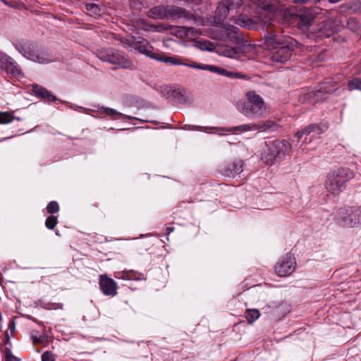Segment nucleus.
I'll use <instances>...</instances> for the list:
<instances>
[{
    "label": "nucleus",
    "mask_w": 361,
    "mask_h": 361,
    "mask_svg": "<svg viewBox=\"0 0 361 361\" xmlns=\"http://www.w3.org/2000/svg\"><path fill=\"white\" fill-rule=\"evenodd\" d=\"M297 42L289 37L269 33L264 37V46L272 51L271 59L274 62L285 63L291 56Z\"/></svg>",
    "instance_id": "1"
},
{
    "label": "nucleus",
    "mask_w": 361,
    "mask_h": 361,
    "mask_svg": "<svg viewBox=\"0 0 361 361\" xmlns=\"http://www.w3.org/2000/svg\"><path fill=\"white\" fill-rule=\"evenodd\" d=\"M246 101L237 104L238 109L245 116L250 118L262 117L267 111L263 98L254 91H249L245 94Z\"/></svg>",
    "instance_id": "2"
},
{
    "label": "nucleus",
    "mask_w": 361,
    "mask_h": 361,
    "mask_svg": "<svg viewBox=\"0 0 361 361\" xmlns=\"http://www.w3.org/2000/svg\"><path fill=\"white\" fill-rule=\"evenodd\" d=\"M291 145L286 140H274L266 142L261 152L262 160L267 164H273L282 160L289 154Z\"/></svg>",
    "instance_id": "3"
},
{
    "label": "nucleus",
    "mask_w": 361,
    "mask_h": 361,
    "mask_svg": "<svg viewBox=\"0 0 361 361\" xmlns=\"http://www.w3.org/2000/svg\"><path fill=\"white\" fill-rule=\"evenodd\" d=\"M353 176V172L349 169H338L329 173L325 187L331 194L338 195L344 190L346 183Z\"/></svg>",
    "instance_id": "4"
},
{
    "label": "nucleus",
    "mask_w": 361,
    "mask_h": 361,
    "mask_svg": "<svg viewBox=\"0 0 361 361\" xmlns=\"http://www.w3.org/2000/svg\"><path fill=\"white\" fill-rule=\"evenodd\" d=\"M97 57L103 61L117 65L121 68H133V62L125 54L114 49L98 51Z\"/></svg>",
    "instance_id": "5"
},
{
    "label": "nucleus",
    "mask_w": 361,
    "mask_h": 361,
    "mask_svg": "<svg viewBox=\"0 0 361 361\" xmlns=\"http://www.w3.org/2000/svg\"><path fill=\"white\" fill-rule=\"evenodd\" d=\"M339 223L347 228L361 227V207H349L339 211Z\"/></svg>",
    "instance_id": "6"
},
{
    "label": "nucleus",
    "mask_w": 361,
    "mask_h": 361,
    "mask_svg": "<svg viewBox=\"0 0 361 361\" xmlns=\"http://www.w3.org/2000/svg\"><path fill=\"white\" fill-rule=\"evenodd\" d=\"M16 49L26 59L39 63H49L54 61L49 54L35 50L30 45H17Z\"/></svg>",
    "instance_id": "7"
},
{
    "label": "nucleus",
    "mask_w": 361,
    "mask_h": 361,
    "mask_svg": "<svg viewBox=\"0 0 361 361\" xmlns=\"http://www.w3.org/2000/svg\"><path fill=\"white\" fill-rule=\"evenodd\" d=\"M254 4L259 7L258 11V21L262 23L271 24V20L275 16V12L276 11V6L270 2L269 0H249Z\"/></svg>",
    "instance_id": "8"
},
{
    "label": "nucleus",
    "mask_w": 361,
    "mask_h": 361,
    "mask_svg": "<svg viewBox=\"0 0 361 361\" xmlns=\"http://www.w3.org/2000/svg\"><path fill=\"white\" fill-rule=\"evenodd\" d=\"M342 27L343 23L340 18H329L319 25L317 29V37H329L341 30Z\"/></svg>",
    "instance_id": "9"
},
{
    "label": "nucleus",
    "mask_w": 361,
    "mask_h": 361,
    "mask_svg": "<svg viewBox=\"0 0 361 361\" xmlns=\"http://www.w3.org/2000/svg\"><path fill=\"white\" fill-rule=\"evenodd\" d=\"M295 258L291 255L287 254L276 264L275 272L279 276H289L295 271Z\"/></svg>",
    "instance_id": "10"
},
{
    "label": "nucleus",
    "mask_w": 361,
    "mask_h": 361,
    "mask_svg": "<svg viewBox=\"0 0 361 361\" xmlns=\"http://www.w3.org/2000/svg\"><path fill=\"white\" fill-rule=\"evenodd\" d=\"M242 4V0H224L221 1L216 10L215 18L219 22L226 18L230 11L240 8Z\"/></svg>",
    "instance_id": "11"
},
{
    "label": "nucleus",
    "mask_w": 361,
    "mask_h": 361,
    "mask_svg": "<svg viewBox=\"0 0 361 361\" xmlns=\"http://www.w3.org/2000/svg\"><path fill=\"white\" fill-rule=\"evenodd\" d=\"M152 59L170 65L184 66L192 68H196L197 66L196 62L190 61L187 59L177 56H169L166 54H157L156 55L152 56Z\"/></svg>",
    "instance_id": "12"
},
{
    "label": "nucleus",
    "mask_w": 361,
    "mask_h": 361,
    "mask_svg": "<svg viewBox=\"0 0 361 361\" xmlns=\"http://www.w3.org/2000/svg\"><path fill=\"white\" fill-rule=\"evenodd\" d=\"M327 129L326 126H324L322 128L319 126L318 125H311L306 128L305 129L302 130V131H298L296 133L295 136L298 137V142L300 139L302 138V137L305 136L304 140L302 141L301 145L300 147L302 149V150H305V147H302L306 143H310L314 139L313 136L310 134L312 133H314L316 134H320L323 133L325 130Z\"/></svg>",
    "instance_id": "13"
},
{
    "label": "nucleus",
    "mask_w": 361,
    "mask_h": 361,
    "mask_svg": "<svg viewBox=\"0 0 361 361\" xmlns=\"http://www.w3.org/2000/svg\"><path fill=\"white\" fill-rule=\"evenodd\" d=\"M0 65L7 73L13 76H18L21 74L16 62L11 57L3 53H0Z\"/></svg>",
    "instance_id": "14"
},
{
    "label": "nucleus",
    "mask_w": 361,
    "mask_h": 361,
    "mask_svg": "<svg viewBox=\"0 0 361 361\" xmlns=\"http://www.w3.org/2000/svg\"><path fill=\"white\" fill-rule=\"evenodd\" d=\"M99 286L102 293L106 295H115L116 294L117 284L112 279L106 275H100Z\"/></svg>",
    "instance_id": "15"
},
{
    "label": "nucleus",
    "mask_w": 361,
    "mask_h": 361,
    "mask_svg": "<svg viewBox=\"0 0 361 361\" xmlns=\"http://www.w3.org/2000/svg\"><path fill=\"white\" fill-rule=\"evenodd\" d=\"M253 131H259L262 133H273L276 131L279 126L276 122L267 120V121H260L256 123H252Z\"/></svg>",
    "instance_id": "16"
},
{
    "label": "nucleus",
    "mask_w": 361,
    "mask_h": 361,
    "mask_svg": "<svg viewBox=\"0 0 361 361\" xmlns=\"http://www.w3.org/2000/svg\"><path fill=\"white\" fill-rule=\"evenodd\" d=\"M319 8H305L300 14V22L304 25H308L319 13Z\"/></svg>",
    "instance_id": "17"
},
{
    "label": "nucleus",
    "mask_w": 361,
    "mask_h": 361,
    "mask_svg": "<svg viewBox=\"0 0 361 361\" xmlns=\"http://www.w3.org/2000/svg\"><path fill=\"white\" fill-rule=\"evenodd\" d=\"M32 91L34 94L39 97L47 99L49 101H55L56 98L55 96L51 94L47 89L44 87L38 85H34L32 86Z\"/></svg>",
    "instance_id": "18"
},
{
    "label": "nucleus",
    "mask_w": 361,
    "mask_h": 361,
    "mask_svg": "<svg viewBox=\"0 0 361 361\" xmlns=\"http://www.w3.org/2000/svg\"><path fill=\"white\" fill-rule=\"evenodd\" d=\"M178 32L181 37H184L190 40H193L200 35V32L197 29L188 27H180Z\"/></svg>",
    "instance_id": "19"
},
{
    "label": "nucleus",
    "mask_w": 361,
    "mask_h": 361,
    "mask_svg": "<svg viewBox=\"0 0 361 361\" xmlns=\"http://www.w3.org/2000/svg\"><path fill=\"white\" fill-rule=\"evenodd\" d=\"M233 130H238L241 133L253 131L252 123L240 125L238 126H235L231 128H220L217 130V133H219V135H224L226 133H230Z\"/></svg>",
    "instance_id": "20"
},
{
    "label": "nucleus",
    "mask_w": 361,
    "mask_h": 361,
    "mask_svg": "<svg viewBox=\"0 0 361 361\" xmlns=\"http://www.w3.org/2000/svg\"><path fill=\"white\" fill-rule=\"evenodd\" d=\"M235 23L241 26L248 29H253L257 27V22L251 19L250 18L245 16H239L235 21Z\"/></svg>",
    "instance_id": "21"
},
{
    "label": "nucleus",
    "mask_w": 361,
    "mask_h": 361,
    "mask_svg": "<svg viewBox=\"0 0 361 361\" xmlns=\"http://www.w3.org/2000/svg\"><path fill=\"white\" fill-rule=\"evenodd\" d=\"M196 69L203 70V71H209L212 73H216L219 75H227V70L219 68L217 66L213 65L208 64H200L197 63Z\"/></svg>",
    "instance_id": "22"
},
{
    "label": "nucleus",
    "mask_w": 361,
    "mask_h": 361,
    "mask_svg": "<svg viewBox=\"0 0 361 361\" xmlns=\"http://www.w3.org/2000/svg\"><path fill=\"white\" fill-rule=\"evenodd\" d=\"M135 49L139 52L144 54L150 58H152V56L157 54L152 52V47L146 40H143L140 44H135Z\"/></svg>",
    "instance_id": "23"
},
{
    "label": "nucleus",
    "mask_w": 361,
    "mask_h": 361,
    "mask_svg": "<svg viewBox=\"0 0 361 361\" xmlns=\"http://www.w3.org/2000/svg\"><path fill=\"white\" fill-rule=\"evenodd\" d=\"M216 51L220 55L229 58H235L238 55V50L236 49L226 46L218 47Z\"/></svg>",
    "instance_id": "24"
},
{
    "label": "nucleus",
    "mask_w": 361,
    "mask_h": 361,
    "mask_svg": "<svg viewBox=\"0 0 361 361\" xmlns=\"http://www.w3.org/2000/svg\"><path fill=\"white\" fill-rule=\"evenodd\" d=\"M224 29L231 40L235 39L238 41L241 38L238 27L233 25H226Z\"/></svg>",
    "instance_id": "25"
},
{
    "label": "nucleus",
    "mask_w": 361,
    "mask_h": 361,
    "mask_svg": "<svg viewBox=\"0 0 361 361\" xmlns=\"http://www.w3.org/2000/svg\"><path fill=\"white\" fill-rule=\"evenodd\" d=\"M259 315L258 310L250 309L246 311L245 318L249 324H252L259 318Z\"/></svg>",
    "instance_id": "26"
},
{
    "label": "nucleus",
    "mask_w": 361,
    "mask_h": 361,
    "mask_svg": "<svg viewBox=\"0 0 361 361\" xmlns=\"http://www.w3.org/2000/svg\"><path fill=\"white\" fill-rule=\"evenodd\" d=\"M196 47L203 51H214L215 47L213 43L209 41L200 40L196 42Z\"/></svg>",
    "instance_id": "27"
},
{
    "label": "nucleus",
    "mask_w": 361,
    "mask_h": 361,
    "mask_svg": "<svg viewBox=\"0 0 361 361\" xmlns=\"http://www.w3.org/2000/svg\"><path fill=\"white\" fill-rule=\"evenodd\" d=\"M86 9L90 16H99L101 14V8L94 4H87Z\"/></svg>",
    "instance_id": "28"
},
{
    "label": "nucleus",
    "mask_w": 361,
    "mask_h": 361,
    "mask_svg": "<svg viewBox=\"0 0 361 361\" xmlns=\"http://www.w3.org/2000/svg\"><path fill=\"white\" fill-rule=\"evenodd\" d=\"M14 116L10 112H0V124H7L13 121Z\"/></svg>",
    "instance_id": "29"
},
{
    "label": "nucleus",
    "mask_w": 361,
    "mask_h": 361,
    "mask_svg": "<svg viewBox=\"0 0 361 361\" xmlns=\"http://www.w3.org/2000/svg\"><path fill=\"white\" fill-rule=\"evenodd\" d=\"M103 112L105 114L111 116L114 119H120L123 117V114L121 113L116 111L114 109L105 108L103 109Z\"/></svg>",
    "instance_id": "30"
},
{
    "label": "nucleus",
    "mask_w": 361,
    "mask_h": 361,
    "mask_svg": "<svg viewBox=\"0 0 361 361\" xmlns=\"http://www.w3.org/2000/svg\"><path fill=\"white\" fill-rule=\"evenodd\" d=\"M116 277H117V276H116ZM118 278H121L125 280L139 279L137 277V273L134 271H123L121 273V276H118Z\"/></svg>",
    "instance_id": "31"
},
{
    "label": "nucleus",
    "mask_w": 361,
    "mask_h": 361,
    "mask_svg": "<svg viewBox=\"0 0 361 361\" xmlns=\"http://www.w3.org/2000/svg\"><path fill=\"white\" fill-rule=\"evenodd\" d=\"M348 87L350 90H361V79L355 78L350 80L348 83Z\"/></svg>",
    "instance_id": "32"
},
{
    "label": "nucleus",
    "mask_w": 361,
    "mask_h": 361,
    "mask_svg": "<svg viewBox=\"0 0 361 361\" xmlns=\"http://www.w3.org/2000/svg\"><path fill=\"white\" fill-rule=\"evenodd\" d=\"M333 84L330 82H324L323 84L321 85V86L319 87V89L318 90V92L319 93H322V92H327V93H330V92H332L334 91V90L333 89Z\"/></svg>",
    "instance_id": "33"
},
{
    "label": "nucleus",
    "mask_w": 361,
    "mask_h": 361,
    "mask_svg": "<svg viewBox=\"0 0 361 361\" xmlns=\"http://www.w3.org/2000/svg\"><path fill=\"white\" fill-rule=\"evenodd\" d=\"M57 224V219L56 216H49L45 221V225L49 229H54L55 226Z\"/></svg>",
    "instance_id": "34"
},
{
    "label": "nucleus",
    "mask_w": 361,
    "mask_h": 361,
    "mask_svg": "<svg viewBox=\"0 0 361 361\" xmlns=\"http://www.w3.org/2000/svg\"><path fill=\"white\" fill-rule=\"evenodd\" d=\"M243 171V162L242 161H238L233 165L231 173L233 175H238Z\"/></svg>",
    "instance_id": "35"
},
{
    "label": "nucleus",
    "mask_w": 361,
    "mask_h": 361,
    "mask_svg": "<svg viewBox=\"0 0 361 361\" xmlns=\"http://www.w3.org/2000/svg\"><path fill=\"white\" fill-rule=\"evenodd\" d=\"M47 209L49 214H55L59 212V207L56 202L52 201L48 204Z\"/></svg>",
    "instance_id": "36"
},
{
    "label": "nucleus",
    "mask_w": 361,
    "mask_h": 361,
    "mask_svg": "<svg viewBox=\"0 0 361 361\" xmlns=\"http://www.w3.org/2000/svg\"><path fill=\"white\" fill-rule=\"evenodd\" d=\"M42 361H54L53 355L49 351L45 352L42 355Z\"/></svg>",
    "instance_id": "37"
},
{
    "label": "nucleus",
    "mask_w": 361,
    "mask_h": 361,
    "mask_svg": "<svg viewBox=\"0 0 361 361\" xmlns=\"http://www.w3.org/2000/svg\"><path fill=\"white\" fill-rule=\"evenodd\" d=\"M312 94V92H305L303 94L300 95L299 97L300 102H302V103L306 102L307 100H309L310 99Z\"/></svg>",
    "instance_id": "38"
},
{
    "label": "nucleus",
    "mask_w": 361,
    "mask_h": 361,
    "mask_svg": "<svg viewBox=\"0 0 361 361\" xmlns=\"http://www.w3.org/2000/svg\"><path fill=\"white\" fill-rule=\"evenodd\" d=\"M348 26L350 30H355V29L357 27V25L355 20L350 19L348 22Z\"/></svg>",
    "instance_id": "39"
},
{
    "label": "nucleus",
    "mask_w": 361,
    "mask_h": 361,
    "mask_svg": "<svg viewBox=\"0 0 361 361\" xmlns=\"http://www.w3.org/2000/svg\"><path fill=\"white\" fill-rule=\"evenodd\" d=\"M227 77L228 78H242V74L241 73H235V72H231V71H227Z\"/></svg>",
    "instance_id": "40"
},
{
    "label": "nucleus",
    "mask_w": 361,
    "mask_h": 361,
    "mask_svg": "<svg viewBox=\"0 0 361 361\" xmlns=\"http://www.w3.org/2000/svg\"><path fill=\"white\" fill-rule=\"evenodd\" d=\"M174 13L180 17L184 15L185 11L180 8H177L174 9Z\"/></svg>",
    "instance_id": "41"
},
{
    "label": "nucleus",
    "mask_w": 361,
    "mask_h": 361,
    "mask_svg": "<svg viewBox=\"0 0 361 361\" xmlns=\"http://www.w3.org/2000/svg\"><path fill=\"white\" fill-rule=\"evenodd\" d=\"M6 361H19L17 357L12 355L11 354H7L6 357Z\"/></svg>",
    "instance_id": "42"
},
{
    "label": "nucleus",
    "mask_w": 361,
    "mask_h": 361,
    "mask_svg": "<svg viewBox=\"0 0 361 361\" xmlns=\"http://www.w3.org/2000/svg\"><path fill=\"white\" fill-rule=\"evenodd\" d=\"M355 8H351L353 10V11H357V9L358 8H360V6H361V3H360V2L355 3Z\"/></svg>",
    "instance_id": "43"
},
{
    "label": "nucleus",
    "mask_w": 361,
    "mask_h": 361,
    "mask_svg": "<svg viewBox=\"0 0 361 361\" xmlns=\"http://www.w3.org/2000/svg\"><path fill=\"white\" fill-rule=\"evenodd\" d=\"M331 3H337L340 1L341 0H329Z\"/></svg>",
    "instance_id": "44"
}]
</instances>
